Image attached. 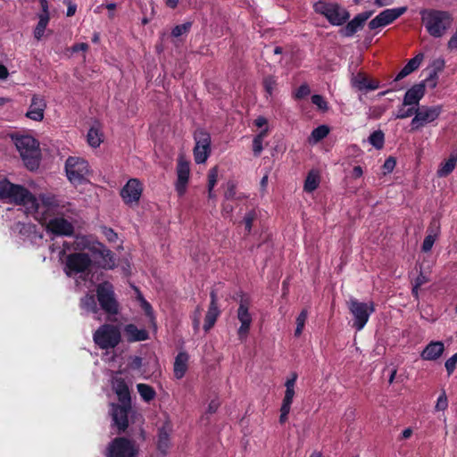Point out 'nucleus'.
I'll return each mask as SVG.
<instances>
[{
	"mask_svg": "<svg viewBox=\"0 0 457 457\" xmlns=\"http://www.w3.org/2000/svg\"><path fill=\"white\" fill-rule=\"evenodd\" d=\"M420 15L427 31L434 37H443L453 21L452 14L446 11L425 9Z\"/></svg>",
	"mask_w": 457,
	"mask_h": 457,
	"instance_id": "f257e3e1",
	"label": "nucleus"
},
{
	"mask_svg": "<svg viewBox=\"0 0 457 457\" xmlns=\"http://www.w3.org/2000/svg\"><path fill=\"white\" fill-rule=\"evenodd\" d=\"M15 145L25 166L29 170H37L39 166L38 142L31 136H20L15 138Z\"/></svg>",
	"mask_w": 457,
	"mask_h": 457,
	"instance_id": "f03ea898",
	"label": "nucleus"
},
{
	"mask_svg": "<svg viewBox=\"0 0 457 457\" xmlns=\"http://www.w3.org/2000/svg\"><path fill=\"white\" fill-rule=\"evenodd\" d=\"M313 8L334 26L344 24L350 17L348 12L337 3L318 1L313 4Z\"/></svg>",
	"mask_w": 457,
	"mask_h": 457,
	"instance_id": "7ed1b4c3",
	"label": "nucleus"
},
{
	"mask_svg": "<svg viewBox=\"0 0 457 457\" xmlns=\"http://www.w3.org/2000/svg\"><path fill=\"white\" fill-rule=\"evenodd\" d=\"M93 339L100 349H112L116 347L121 340L120 330L115 325L104 324L95 331Z\"/></svg>",
	"mask_w": 457,
	"mask_h": 457,
	"instance_id": "20e7f679",
	"label": "nucleus"
},
{
	"mask_svg": "<svg viewBox=\"0 0 457 457\" xmlns=\"http://www.w3.org/2000/svg\"><path fill=\"white\" fill-rule=\"evenodd\" d=\"M347 306L353 316V327L356 330H361L369 321L370 316L375 312V303L372 301L362 303L355 298H350Z\"/></svg>",
	"mask_w": 457,
	"mask_h": 457,
	"instance_id": "39448f33",
	"label": "nucleus"
},
{
	"mask_svg": "<svg viewBox=\"0 0 457 457\" xmlns=\"http://www.w3.org/2000/svg\"><path fill=\"white\" fill-rule=\"evenodd\" d=\"M65 171L71 184L81 185L89 174V164L83 158L70 156L65 162Z\"/></svg>",
	"mask_w": 457,
	"mask_h": 457,
	"instance_id": "423d86ee",
	"label": "nucleus"
},
{
	"mask_svg": "<svg viewBox=\"0 0 457 457\" xmlns=\"http://www.w3.org/2000/svg\"><path fill=\"white\" fill-rule=\"evenodd\" d=\"M97 301L101 308L108 314L115 315L119 312V303L115 298L113 286L104 281L96 287Z\"/></svg>",
	"mask_w": 457,
	"mask_h": 457,
	"instance_id": "0eeeda50",
	"label": "nucleus"
},
{
	"mask_svg": "<svg viewBox=\"0 0 457 457\" xmlns=\"http://www.w3.org/2000/svg\"><path fill=\"white\" fill-rule=\"evenodd\" d=\"M441 112V105L417 107L416 115L411 121V130H419L426 124L435 121L440 116Z\"/></svg>",
	"mask_w": 457,
	"mask_h": 457,
	"instance_id": "6e6552de",
	"label": "nucleus"
},
{
	"mask_svg": "<svg viewBox=\"0 0 457 457\" xmlns=\"http://www.w3.org/2000/svg\"><path fill=\"white\" fill-rule=\"evenodd\" d=\"M240 300H239V306L237 309V319L240 321L241 325L237 330V335L240 340H244L247 337L251 324L253 321L252 315L249 312L250 308V299L249 297L245 295L243 292H240L239 294Z\"/></svg>",
	"mask_w": 457,
	"mask_h": 457,
	"instance_id": "1a4fd4ad",
	"label": "nucleus"
},
{
	"mask_svg": "<svg viewBox=\"0 0 457 457\" xmlns=\"http://www.w3.org/2000/svg\"><path fill=\"white\" fill-rule=\"evenodd\" d=\"M137 448L132 440L126 437H116L107 448V457H137Z\"/></svg>",
	"mask_w": 457,
	"mask_h": 457,
	"instance_id": "9d476101",
	"label": "nucleus"
},
{
	"mask_svg": "<svg viewBox=\"0 0 457 457\" xmlns=\"http://www.w3.org/2000/svg\"><path fill=\"white\" fill-rule=\"evenodd\" d=\"M195 145L194 147L195 162L198 164L204 163L211 154V135L203 129H198L194 133Z\"/></svg>",
	"mask_w": 457,
	"mask_h": 457,
	"instance_id": "9b49d317",
	"label": "nucleus"
},
{
	"mask_svg": "<svg viewBox=\"0 0 457 457\" xmlns=\"http://www.w3.org/2000/svg\"><path fill=\"white\" fill-rule=\"evenodd\" d=\"M143 190L144 187L142 182L138 179L133 178L129 179L123 186L120 191V195L126 205H137Z\"/></svg>",
	"mask_w": 457,
	"mask_h": 457,
	"instance_id": "f8f14e48",
	"label": "nucleus"
},
{
	"mask_svg": "<svg viewBox=\"0 0 457 457\" xmlns=\"http://www.w3.org/2000/svg\"><path fill=\"white\" fill-rule=\"evenodd\" d=\"M92 264V260L86 253H73L66 257L65 272L68 276L82 273L87 270Z\"/></svg>",
	"mask_w": 457,
	"mask_h": 457,
	"instance_id": "ddd939ff",
	"label": "nucleus"
},
{
	"mask_svg": "<svg viewBox=\"0 0 457 457\" xmlns=\"http://www.w3.org/2000/svg\"><path fill=\"white\" fill-rule=\"evenodd\" d=\"M8 201L33 208L36 212H39V204L36 197L23 186L12 184Z\"/></svg>",
	"mask_w": 457,
	"mask_h": 457,
	"instance_id": "4468645a",
	"label": "nucleus"
},
{
	"mask_svg": "<svg viewBox=\"0 0 457 457\" xmlns=\"http://www.w3.org/2000/svg\"><path fill=\"white\" fill-rule=\"evenodd\" d=\"M131 411V404L112 403L111 408V415L118 432L123 433L129 427V413Z\"/></svg>",
	"mask_w": 457,
	"mask_h": 457,
	"instance_id": "2eb2a0df",
	"label": "nucleus"
},
{
	"mask_svg": "<svg viewBox=\"0 0 457 457\" xmlns=\"http://www.w3.org/2000/svg\"><path fill=\"white\" fill-rule=\"evenodd\" d=\"M406 11L407 7L405 6L386 9L381 12L378 15H377L369 22V28L370 29H376L378 28L385 27L392 23L394 21H395L397 18L403 15Z\"/></svg>",
	"mask_w": 457,
	"mask_h": 457,
	"instance_id": "dca6fc26",
	"label": "nucleus"
},
{
	"mask_svg": "<svg viewBox=\"0 0 457 457\" xmlns=\"http://www.w3.org/2000/svg\"><path fill=\"white\" fill-rule=\"evenodd\" d=\"M221 311L218 304L217 290L212 288L210 292V303L204 317V330L208 332L212 328L220 317Z\"/></svg>",
	"mask_w": 457,
	"mask_h": 457,
	"instance_id": "f3484780",
	"label": "nucleus"
},
{
	"mask_svg": "<svg viewBox=\"0 0 457 457\" xmlns=\"http://www.w3.org/2000/svg\"><path fill=\"white\" fill-rule=\"evenodd\" d=\"M46 228L48 232L58 237H71L74 233L72 223L62 217H55L49 220Z\"/></svg>",
	"mask_w": 457,
	"mask_h": 457,
	"instance_id": "a211bd4d",
	"label": "nucleus"
},
{
	"mask_svg": "<svg viewBox=\"0 0 457 457\" xmlns=\"http://www.w3.org/2000/svg\"><path fill=\"white\" fill-rule=\"evenodd\" d=\"M46 108V102L45 97L40 95H33L29 110L25 115L32 120L41 121L45 117Z\"/></svg>",
	"mask_w": 457,
	"mask_h": 457,
	"instance_id": "6ab92c4d",
	"label": "nucleus"
},
{
	"mask_svg": "<svg viewBox=\"0 0 457 457\" xmlns=\"http://www.w3.org/2000/svg\"><path fill=\"white\" fill-rule=\"evenodd\" d=\"M445 68V60L442 58H436L431 62V63L422 71L421 76L424 77L423 80L416 86H426V83H433L432 86H436L434 81L438 71H443Z\"/></svg>",
	"mask_w": 457,
	"mask_h": 457,
	"instance_id": "aec40b11",
	"label": "nucleus"
},
{
	"mask_svg": "<svg viewBox=\"0 0 457 457\" xmlns=\"http://www.w3.org/2000/svg\"><path fill=\"white\" fill-rule=\"evenodd\" d=\"M190 169L187 162H179L177 166V181L175 184L176 191L179 196L186 192L189 179Z\"/></svg>",
	"mask_w": 457,
	"mask_h": 457,
	"instance_id": "412c9836",
	"label": "nucleus"
},
{
	"mask_svg": "<svg viewBox=\"0 0 457 457\" xmlns=\"http://www.w3.org/2000/svg\"><path fill=\"white\" fill-rule=\"evenodd\" d=\"M112 389L117 395L120 404H131L130 391L124 378H114L112 379Z\"/></svg>",
	"mask_w": 457,
	"mask_h": 457,
	"instance_id": "4be33fe9",
	"label": "nucleus"
},
{
	"mask_svg": "<svg viewBox=\"0 0 457 457\" xmlns=\"http://www.w3.org/2000/svg\"><path fill=\"white\" fill-rule=\"evenodd\" d=\"M371 12H364L356 15L346 26L342 29L345 37H352L355 32L361 29L364 22L370 17Z\"/></svg>",
	"mask_w": 457,
	"mask_h": 457,
	"instance_id": "5701e85b",
	"label": "nucleus"
},
{
	"mask_svg": "<svg viewBox=\"0 0 457 457\" xmlns=\"http://www.w3.org/2000/svg\"><path fill=\"white\" fill-rule=\"evenodd\" d=\"M445 345L441 341H431L427 346L423 349L420 353V357L425 361H436L444 353Z\"/></svg>",
	"mask_w": 457,
	"mask_h": 457,
	"instance_id": "b1692460",
	"label": "nucleus"
},
{
	"mask_svg": "<svg viewBox=\"0 0 457 457\" xmlns=\"http://www.w3.org/2000/svg\"><path fill=\"white\" fill-rule=\"evenodd\" d=\"M124 333L129 342H140L148 338L147 330L139 329L135 324H128L124 328Z\"/></svg>",
	"mask_w": 457,
	"mask_h": 457,
	"instance_id": "393cba45",
	"label": "nucleus"
},
{
	"mask_svg": "<svg viewBox=\"0 0 457 457\" xmlns=\"http://www.w3.org/2000/svg\"><path fill=\"white\" fill-rule=\"evenodd\" d=\"M425 95V87H410L403 97V105L419 107V103Z\"/></svg>",
	"mask_w": 457,
	"mask_h": 457,
	"instance_id": "a878e982",
	"label": "nucleus"
},
{
	"mask_svg": "<svg viewBox=\"0 0 457 457\" xmlns=\"http://www.w3.org/2000/svg\"><path fill=\"white\" fill-rule=\"evenodd\" d=\"M188 359L189 356L186 352H179L177 354L173 366V372L176 378L181 379L185 376L187 370Z\"/></svg>",
	"mask_w": 457,
	"mask_h": 457,
	"instance_id": "bb28decb",
	"label": "nucleus"
},
{
	"mask_svg": "<svg viewBox=\"0 0 457 457\" xmlns=\"http://www.w3.org/2000/svg\"><path fill=\"white\" fill-rule=\"evenodd\" d=\"M424 59V54L422 53L418 54L412 59L409 60L405 66L401 70V71L396 75L395 81H398L404 77L408 76L414 71H416L421 64Z\"/></svg>",
	"mask_w": 457,
	"mask_h": 457,
	"instance_id": "cd10ccee",
	"label": "nucleus"
},
{
	"mask_svg": "<svg viewBox=\"0 0 457 457\" xmlns=\"http://www.w3.org/2000/svg\"><path fill=\"white\" fill-rule=\"evenodd\" d=\"M457 153L452 152L447 160L442 162L436 170L438 178H446L449 176L456 167Z\"/></svg>",
	"mask_w": 457,
	"mask_h": 457,
	"instance_id": "c85d7f7f",
	"label": "nucleus"
},
{
	"mask_svg": "<svg viewBox=\"0 0 457 457\" xmlns=\"http://www.w3.org/2000/svg\"><path fill=\"white\" fill-rule=\"evenodd\" d=\"M352 86H379V82L360 71L352 77Z\"/></svg>",
	"mask_w": 457,
	"mask_h": 457,
	"instance_id": "c756f323",
	"label": "nucleus"
},
{
	"mask_svg": "<svg viewBox=\"0 0 457 457\" xmlns=\"http://www.w3.org/2000/svg\"><path fill=\"white\" fill-rule=\"evenodd\" d=\"M137 392L140 395L141 398L146 402L149 403L152 400L154 399L156 393L153 386L147 385V384H137Z\"/></svg>",
	"mask_w": 457,
	"mask_h": 457,
	"instance_id": "7c9ffc66",
	"label": "nucleus"
},
{
	"mask_svg": "<svg viewBox=\"0 0 457 457\" xmlns=\"http://www.w3.org/2000/svg\"><path fill=\"white\" fill-rule=\"evenodd\" d=\"M38 22L34 29V37L37 40H40L44 36L45 30L48 25L50 17L46 14H38Z\"/></svg>",
	"mask_w": 457,
	"mask_h": 457,
	"instance_id": "2f4dec72",
	"label": "nucleus"
},
{
	"mask_svg": "<svg viewBox=\"0 0 457 457\" xmlns=\"http://www.w3.org/2000/svg\"><path fill=\"white\" fill-rule=\"evenodd\" d=\"M370 144L378 150L384 147L385 144V134L382 130H375L369 137Z\"/></svg>",
	"mask_w": 457,
	"mask_h": 457,
	"instance_id": "473e14b6",
	"label": "nucleus"
},
{
	"mask_svg": "<svg viewBox=\"0 0 457 457\" xmlns=\"http://www.w3.org/2000/svg\"><path fill=\"white\" fill-rule=\"evenodd\" d=\"M87 142L92 147H98L103 141V135L100 130L95 127L89 129L87 135Z\"/></svg>",
	"mask_w": 457,
	"mask_h": 457,
	"instance_id": "72a5a7b5",
	"label": "nucleus"
},
{
	"mask_svg": "<svg viewBox=\"0 0 457 457\" xmlns=\"http://www.w3.org/2000/svg\"><path fill=\"white\" fill-rule=\"evenodd\" d=\"M80 306L87 312L96 313L98 309L96 305V298L93 295H86L80 300Z\"/></svg>",
	"mask_w": 457,
	"mask_h": 457,
	"instance_id": "f704fd0d",
	"label": "nucleus"
},
{
	"mask_svg": "<svg viewBox=\"0 0 457 457\" xmlns=\"http://www.w3.org/2000/svg\"><path fill=\"white\" fill-rule=\"evenodd\" d=\"M110 255L103 253L99 256V266L105 270H112L116 266L114 253L109 249Z\"/></svg>",
	"mask_w": 457,
	"mask_h": 457,
	"instance_id": "c9c22d12",
	"label": "nucleus"
},
{
	"mask_svg": "<svg viewBox=\"0 0 457 457\" xmlns=\"http://www.w3.org/2000/svg\"><path fill=\"white\" fill-rule=\"evenodd\" d=\"M329 134V128L327 125H320L315 128L311 134V139L318 143L324 139Z\"/></svg>",
	"mask_w": 457,
	"mask_h": 457,
	"instance_id": "e433bc0d",
	"label": "nucleus"
},
{
	"mask_svg": "<svg viewBox=\"0 0 457 457\" xmlns=\"http://www.w3.org/2000/svg\"><path fill=\"white\" fill-rule=\"evenodd\" d=\"M268 130L264 129L261 131L257 136L254 137L253 140V154L255 156H258L261 154L263 147H262V141L263 138L267 136Z\"/></svg>",
	"mask_w": 457,
	"mask_h": 457,
	"instance_id": "4c0bfd02",
	"label": "nucleus"
},
{
	"mask_svg": "<svg viewBox=\"0 0 457 457\" xmlns=\"http://www.w3.org/2000/svg\"><path fill=\"white\" fill-rule=\"evenodd\" d=\"M258 215L255 210H250L247 212L243 219V223L245 225V230L246 235H249L252 231L253 223L256 220Z\"/></svg>",
	"mask_w": 457,
	"mask_h": 457,
	"instance_id": "58836bf2",
	"label": "nucleus"
},
{
	"mask_svg": "<svg viewBox=\"0 0 457 457\" xmlns=\"http://www.w3.org/2000/svg\"><path fill=\"white\" fill-rule=\"evenodd\" d=\"M88 250L95 258H99V256L103 253L110 255L109 249L100 242L93 243L90 246H88Z\"/></svg>",
	"mask_w": 457,
	"mask_h": 457,
	"instance_id": "ea45409f",
	"label": "nucleus"
},
{
	"mask_svg": "<svg viewBox=\"0 0 457 457\" xmlns=\"http://www.w3.org/2000/svg\"><path fill=\"white\" fill-rule=\"evenodd\" d=\"M308 317V312L306 309L302 310L299 315L296 318V328L295 330V337H298L301 336L303 329L304 328L306 320Z\"/></svg>",
	"mask_w": 457,
	"mask_h": 457,
	"instance_id": "a19ab883",
	"label": "nucleus"
},
{
	"mask_svg": "<svg viewBox=\"0 0 457 457\" xmlns=\"http://www.w3.org/2000/svg\"><path fill=\"white\" fill-rule=\"evenodd\" d=\"M319 177L312 173H309L304 181V191L312 192L319 187Z\"/></svg>",
	"mask_w": 457,
	"mask_h": 457,
	"instance_id": "79ce46f5",
	"label": "nucleus"
},
{
	"mask_svg": "<svg viewBox=\"0 0 457 457\" xmlns=\"http://www.w3.org/2000/svg\"><path fill=\"white\" fill-rule=\"evenodd\" d=\"M407 105H403V104L399 107L397 113L395 115V119H406L409 117H411L412 115H416L417 107L414 106H409L406 108Z\"/></svg>",
	"mask_w": 457,
	"mask_h": 457,
	"instance_id": "37998d69",
	"label": "nucleus"
},
{
	"mask_svg": "<svg viewBox=\"0 0 457 457\" xmlns=\"http://www.w3.org/2000/svg\"><path fill=\"white\" fill-rule=\"evenodd\" d=\"M157 446L162 453H165L169 447V434L163 428L159 431Z\"/></svg>",
	"mask_w": 457,
	"mask_h": 457,
	"instance_id": "c03bdc74",
	"label": "nucleus"
},
{
	"mask_svg": "<svg viewBox=\"0 0 457 457\" xmlns=\"http://www.w3.org/2000/svg\"><path fill=\"white\" fill-rule=\"evenodd\" d=\"M42 204L47 209L57 208L60 206L58 198L55 195H43L41 197Z\"/></svg>",
	"mask_w": 457,
	"mask_h": 457,
	"instance_id": "a18cd8bd",
	"label": "nucleus"
},
{
	"mask_svg": "<svg viewBox=\"0 0 457 457\" xmlns=\"http://www.w3.org/2000/svg\"><path fill=\"white\" fill-rule=\"evenodd\" d=\"M191 27H192V22H190V21H187L183 24L177 25L176 27L173 28V29L171 31V35L174 37H179L182 36L183 34H187L190 30Z\"/></svg>",
	"mask_w": 457,
	"mask_h": 457,
	"instance_id": "49530a36",
	"label": "nucleus"
},
{
	"mask_svg": "<svg viewBox=\"0 0 457 457\" xmlns=\"http://www.w3.org/2000/svg\"><path fill=\"white\" fill-rule=\"evenodd\" d=\"M12 188V183L7 179L0 180V199H7L10 196L11 189Z\"/></svg>",
	"mask_w": 457,
	"mask_h": 457,
	"instance_id": "de8ad7c7",
	"label": "nucleus"
},
{
	"mask_svg": "<svg viewBox=\"0 0 457 457\" xmlns=\"http://www.w3.org/2000/svg\"><path fill=\"white\" fill-rule=\"evenodd\" d=\"M293 402L282 401L280 407L279 423L284 424L287 420V416L291 410Z\"/></svg>",
	"mask_w": 457,
	"mask_h": 457,
	"instance_id": "09e8293b",
	"label": "nucleus"
},
{
	"mask_svg": "<svg viewBox=\"0 0 457 457\" xmlns=\"http://www.w3.org/2000/svg\"><path fill=\"white\" fill-rule=\"evenodd\" d=\"M293 402L282 401L280 407L279 423L284 424L287 420V416L291 410Z\"/></svg>",
	"mask_w": 457,
	"mask_h": 457,
	"instance_id": "8fccbe9b",
	"label": "nucleus"
},
{
	"mask_svg": "<svg viewBox=\"0 0 457 457\" xmlns=\"http://www.w3.org/2000/svg\"><path fill=\"white\" fill-rule=\"evenodd\" d=\"M208 190L212 191L218 180V167H212L208 172Z\"/></svg>",
	"mask_w": 457,
	"mask_h": 457,
	"instance_id": "3c124183",
	"label": "nucleus"
},
{
	"mask_svg": "<svg viewBox=\"0 0 457 457\" xmlns=\"http://www.w3.org/2000/svg\"><path fill=\"white\" fill-rule=\"evenodd\" d=\"M436 237V233H435L434 235L428 234V236L425 237L421 246V249L424 253H428L432 249Z\"/></svg>",
	"mask_w": 457,
	"mask_h": 457,
	"instance_id": "603ef678",
	"label": "nucleus"
},
{
	"mask_svg": "<svg viewBox=\"0 0 457 457\" xmlns=\"http://www.w3.org/2000/svg\"><path fill=\"white\" fill-rule=\"evenodd\" d=\"M312 103L322 111H327L328 108L327 101L320 95H313L312 96Z\"/></svg>",
	"mask_w": 457,
	"mask_h": 457,
	"instance_id": "864d4df0",
	"label": "nucleus"
},
{
	"mask_svg": "<svg viewBox=\"0 0 457 457\" xmlns=\"http://www.w3.org/2000/svg\"><path fill=\"white\" fill-rule=\"evenodd\" d=\"M457 364V353L446 360L445 366L448 375H452L456 369Z\"/></svg>",
	"mask_w": 457,
	"mask_h": 457,
	"instance_id": "5fc2aeb1",
	"label": "nucleus"
},
{
	"mask_svg": "<svg viewBox=\"0 0 457 457\" xmlns=\"http://www.w3.org/2000/svg\"><path fill=\"white\" fill-rule=\"evenodd\" d=\"M448 407V401L445 392L444 391L437 398L436 403V411H445Z\"/></svg>",
	"mask_w": 457,
	"mask_h": 457,
	"instance_id": "6e6d98bb",
	"label": "nucleus"
},
{
	"mask_svg": "<svg viewBox=\"0 0 457 457\" xmlns=\"http://www.w3.org/2000/svg\"><path fill=\"white\" fill-rule=\"evenodd\" d=\"M200 317H201V307L197 306L193 316H192L193 328L195 331H197L200 327Z\"/></svg>",
	"mask_w": 457,
	"mask_h": 457,
	"instance_id": "4d7b16f0",
	"label": "nucleus"
},
{
	"mask_svg": "<svg viewBox=\"0 0 457 457\" xmlns=\"http://www.w3.org/2000/svg\"><path fill=\"white\" fill-rule=\"evenodd\" d=\"M103 232L109 242H115L117 239V234L111 228L104 227Z\"/></svg>",
	"mask_w": 457,
	"mask_h": 457,
	"instance_id": "13d9d810",
	"label": "nucleus"
},
{
	"mask_svg": "<svg viewBox=\"0 0 457 457\" xmlns=\"http://www.w3.org/2000/svg\"><path fill=\"white\" fill-rule=\"evenodd\" d=\"M395 164H396V162H395V159L394 157H388L385 162H384V165H383V169L385 170V171L386 172H391L393 171V170L395 169Z\"/></svg>",
	"mask_w": 457,
	"mask_h": 457,
	"instance_id": "bf43d9fd",
	"label": "nucleus"
},
{
	"mask_svg": "<svg viewBox=\"0 0 457 457\" xmlns=\"http://www.w3.org/2000/svg\"><path fill=\"white\" fill-rule=\"evenodd\" d=\"M138 298L142 302V308H143L145 313L147 316H151L153 314V308H152L151 304L141 295H139Z\"/></svg>",
	"mask_w": 457,
	"mask_h": 457,
	"instance_id": "052dcab7",
	"label": "nucleus"
},
{
	"mask_svg": "<svg viewBox=\"0 0 457 457\" xmlns=\"http://www.w3.org/2000/svg\"><path fill=\"white\" fill-rule=\"evenodd\" d=\"M142 364L143 359L139 356H134L129 362V367L132 370H139L142 367Z\"/></svg>",
	"mask_w": 457,
	"mask_h": 457,
	"instance_id": "680f3d73",
	"label": "nucleus"
},
{
	"mask_svg": "<svg viewBox=\"0 0 457 457\" xmlns=\"http://www.w3.org/2000/svg\"><path fill=\"white\" fill-rule=\"evenodd\" d=\"M236 195V186L232 182L228 183V188L225 192L226 199H233Z\"/></svg>",
	"mask_w": 457,
	"mask_h": 457,
	"instance_id": "e2e57ef3",
	"label": "nucleus"
},
{
	"mask_svg": "<svg viewBox=\"0 0 457 457\" xmlns=\"http://www.w3.org/2000/svg\"><path fill=\"white\" fill-rule=\"evenodd\" d=\"M297 373L296 372H293L291 374V378H287L286 383H285V386L287 388H293L295 389V382L297 380Z\"/></svg>",
	"mask_w": 457,
	"mask_h": 457,
	"instance_id": "0e129e2a",
	"label": "nucleus"
},
{
	"mask_svg": "<svg viewBox=\"0 0 457 457\" xmlns=\"http://www.w3.org/2000/svg\"><path fill=\"white\" fill-rule=\"evenodd\" d=\"M447 46L450 50H457V27L455 32L450 37Z\"/></svg>",
	"mask_w": 457,
	"mask_h": 457,
	"instance_id": "69168bd1",
	"label": "nucleus"
},
{
	"mask_svg": "<svg viewBox=\"0 0 457 457\" xmlns=\"http://www.w3.org/2000/svg\"><path fill=\"white\" fill-rule=\"evenodd\" d=\"M427 277L420 272L418 277L414 280V285H416V288H420L422 285L426 284L428 282Z\"/></svg>",
	"mask_w": 457,
	"mask_h": 457,
	"instance_id": "338daca9",
	"label": "nucleus"
},
{
	"mask_svg": "<svg viewBox=\"0 0 457 457\" xmlns=\"http://www.w3.org/2000/svg\"><path fill=\"white\" fill-rule=\"evenodd\" d=\"M310 87H298V90L295 92V98L301 99L310 94Z\"/></svg>",
	"mask_w": 457,
	"mask_h": 457,
	"instance_id": "774afa93",
	"label": "nucleus"
}]
</instances>
